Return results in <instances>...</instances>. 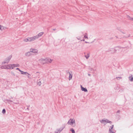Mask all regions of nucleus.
<instances>
[{
	"mask_svg": "<svg viewBox=\"0 0 133 133\" xmlns=\"http://www.w3.org/2000/svg\"><path fill=\"white\" fill-rule=\"evenodd\" d=\"M29 39V37H28L26 38L24 40V41L25 42H30Z\"/></svg>",
	"mask_w": 133,
	"mask_h": 133,
	"instance_id": "nucleus-13",
	"label": "nucleus"
},
{
	"mask_svg": "<svg viewBox=\"0 0 133 133\" xmlns=\"http://www.w3.org/2000/svg\"><path fill=\"white\" fill-rule=\"evenodd\" d=\"M100 122L102 123H107V120L106 119L105 120L102 119V120L100 121Z\"/></svg>",
	"mask_w": 133,
	"mask_h": 133,
	"instance_id": "nucleus-11",
	"label": "nucleus"
},
{
	"mask_svg": "<svg viewBox=\"0 0 133 133\" xmlns=\"http://www.w3.org/2000/svg\"><path fill=\"white\" fill-rule=\"evenodd\" d=\"M1 25H0V30L1 29Z\"/></svg>",
	"mask_w": 133,
	"mask_h": 133,
	"instance_id": "nucleus-38",
	"label": "nucleus"
},
{
	"mask_svg": "<svg viewBox=\"0 0 133 133\" xmlns=\"http://www.w3.org/2000/svg\"><path fill=\"white\" fill-rule=\"evenodd\" d=\"M65 127V125H63L62 127L60 128L59 129H58V131L59 132V133Z\"/></svg>",
	"mask_w": 133,
	"mask_h": 133,
	"instance_id": "nucleus-8",
	"label": "nucleus"
},
{
	"mask_svg": "<svg viewBox=\"0 0 133 133\" xmlns=\"http://www.w3.org/2000/svg\"><path fill=\"white\" fill-rule=\"evenodd\" d=\"M77 39H78V40H81V39H80V38H77Z\"/></svg>",
	"mask_w": 133,
	"mask_h": 133,
	"instance_id": "nucleus-35",
	"label": "nucleus"
},
{
	"mask_svg": "<svg viewBox=\"0 0 133 133\" xmlns=\"http://www.w3.org/2000/svg\"><path fill=\"white\" fill-rule=\"evenodd\" d=\"M127 17L128 19L130 20V19L131 18L128 15H127Z\"/></svg>",
	"mask_w": 133,
	"mask_h": 133,
	"instance_id": "nucleus-22",
	"label": "nucleus"
},
{
	"mask_svg": "<svg viewBox=\"0 0 133 133\" xmlns=\"http://www.w3.org/2000/svg\"><path fill=\"white\" fill-rule=\"evenodd\" d=\"M116 50L115 49H114L112 53H114L115 52H116Z\"/></svg>",
	"mask_w": 133,
	"mask_h": 133,
	"instance_id": "nucleus-29",
	"label": "nucleus"
},
{
	"mask_svg": "<svg viewBox=\"0 0 133 133\" xmlns=\"http://www.w3.org/2000/svg\"><path fill=\"white\" fill-rule=\"evenodd\" d=\"M19 66V64H17L15 66H16V67H18Z\"/></svg>",
	"mask_w": 133,
	"mask_h": 133,
	"instance_id": "nucleus-30",
	"label": "nucleus"
},
{
	"mask_svg": "<svg viewBox=\"0 0 133 133\" xmlns=\"http://www.w3.org/2000/svg\"><path fill=\"white\" fill-rule=\"evenodd\" d=\"M106 120H107V123H110V124H111V123H112V122H111V121H109L107 119H106Z\"/></svg>",
	"mask_w": 133,
	"mask_h": 133,
	"instance_id": "nucleus-21",
	"label": "nucleus"
},
{
	"mask_svg": "<svg viewBox=\"0 0 133 133\" xmlns=\"http://www.w3.org/2000/svg\"><path fill=\"white\" fill-rule=\"evenodd\" d=\"M114 125H113L110 126V128L109 129V131H111V130H112V129H113V128L114 127Z\"/></svg>",
	"mask_w": 133,
	"mask_h": 133,
	"instance_id": "nucleus-15",
	"label": "nucleus"
},
{
	"mask_svg": "<svg viewBox=\"0 0 133 133\" xmlns=\"http://www.w3.org/2000/svg\"><path fill=\"white\" fill-rule=\"evenodd\" d=\"M28 78H30L29 76V75H28Z\"/></svg>",
	"mask_w": 133,
	"mask_h": 133,
	"instance_id": "nucleus-40",
	"label": "nucleus"
},
{
	"mask_svg": "<svg viewBox=\"0 0 133 133\" xmlns=\"http://www.w3.org/2000/svg\"><path fill=\"white\" fill-rule=\"evenodd\" d=\"M130 20L133 21V18H131Z\"/></svg>",
	"mask_w": 133,
	"mask_h": 133,
	"instance_id": "nucleus-34",
	"label": "nucleus"
},
{
	"mask_svg": "<svg viewBox=\"0 0 133 133\" xmlns=\"http://www.w3.org/2000/svg\"><path fill=\"white\" fill-rule=\"evenodd\" d=\"M129 79L130 80V81H133V78L132 76H130L129 77Z\"/></svg>",
	"mask_w": 133,
	"mask_h": 133,
	"instance_id": "nucleus-19",
	"label": "nucleus"
},
{
	"mask_svg": "<svg viewBox=\"0 0 133 133\" xmlns=\"http://www.w3.org/2000/svg\"><path fill=\"white\" fill-rule=\"evenodd\" d=\"M32 55L31 51L26 52L25 54V55L27 57L29 56Z\"/></svg>",
	"mask_w": 133,
	"mask_h": 133,
	"instance_id": "nucleus-7",
	"label": "nucleus"
},
{
	"mask_svg": "<svg viewBox=\"0 0 133 133\" xmlns=\"http://www.w3.org/2000/svg\"><path fill=\"white\" fill-rule=\"evenodd\" d=\"M84 37L85 38H88V36H87V35H84Z\"/></svg>",
	"mask_w": 133,
	"mask_h": 133,
	"instance_id": "nucleus-28",
	"label": "nucleus"
},
{
	"mask_svg": "<svg viewBox=\"0 0 133 133\" xmlns=\"http://www.w3.org/2000/svg\"><path fill=\"white\" fill-rule=\"evenodd\" d=\"M116 79H117L119 80L120 79L122 78V77H116Z\"/></svg>",
	"mask_w": 133,
	"mask_h": 133,
	"instance_id": "nucleus-26",
	"label": "nucleus"
},
{
	"mask_svg": "<svg viewBox=\"0 0 133 133\" xmlns=\"http://www.w3.org/2000/svg\"><path fill=\"white\" fill-rule=\"evenodd\" d=\"M7 29V28L6 27L2 26H1V29L2 30L4 29Z\"/></svg>",
	"mask_w": 133,
	"mask_h": 133,
	"instance_id": "nucleus-18",
	"label": "nucleus"
},
{
	"mask_svg": "<svg viewBox=\"0 0 133 133\" xmlns=\"http://www.w3.org/2000/svg\"><path fill=\"white\" fill-rule=\"evenodd\" d=\"M113 130L112 129V130H111V131L109 130V133H115V132L114 131H113Z\"/></svg>",
	"mask_w": 133,
	"mask_h": 133,
	"instance_id": "nucleus-23",
	"label": "nucleus"
},
{
	"mask_svg": "<svg viewBox=\"0 0 133 133\" xmlns=\"http://www.w3.org/2000/svg\"><path fill=\"white\" fill-rule=\"evenodd\" d=\"M52 60H51L49 58H41L39 60V61L41 64H43L46 63H51L52 62Z\"/></svg>",
	"mask_w": 133,
	"mask_h": 133,
	"instance_id": "nucleus-1",
	"label": "nucleus"
},
{
	"mask_svg": "<svg viewBox=\"0 0 133 133\" xmlns=\"http://www.w3.org/2000/svg\"><path fill=\"white\" fill-rule=\"evenodd\" d=\"M70 131L72 132V133H75V131L73 128L70 129Z\"/></svg>",
	"mask_w": 133,
	"mask_h": 133,
	"instance_id": "nucleus-16",
	"label": "nucleus"
},
{
	"mask_svg": "<svg viewBox=\"0 0 133 133\" xmlns=\"http://www.w3.org/2000/svg\"><path fill=\"white\" fill-rule=\"evenodd\" d=\"M12 57V55H10L8 57L5 59V61H4L2 62V64H3L6 63L7 64L8 63Z\"/></svg>",
	"mask_w": 133,
	"mask_h": 133,
	"instance_id": "nucleus-2",
	"label": "nucleus"
},
{
	"mask_svg": "<svg viewBox=\"0 0 133 133\" xmlns=\"http://www.w3.org/2000/svg\"><path fill=\"white\" fill-rule=\"evenodd\" d=\"M56 30V29H53V30L55 31Z\"/></svg>",
	"mask_w": 133,
	"mask_h": 133,
	"instance_id": "nucleus-39",
	"label": "nucleus"
},
{
	"mask_svg": "<svg viewBox=\"0 0 133 133\" xmlns=\"http://www.w3.org/2000/svg\"><path fill=\"white\" fill-rule=\"evenodd\" d=\"M90 55L89 54H88L87 55H85V57H86L87 59H88V58L89 57Z\"/></svg>",
	"mask_w": 133,
	"mask_h": 133,
	"instance_id": "nucleus-20",
	"label": "nucleus"
},
{
	"mask_svg": "<svg viewBox=\"0 0 133 133\" xmlns=\"http://www.w3.org/2000/svg\"><path fill=\"white\" fill-rule=\"evenodd\" d=\"M27 109H28V110H29L28 107V108H27Z\"/></svg>",
	"mask_w": 133,
	"mask_h": 133,
	"instance_id": "nucleus-42",
	"label": "nucleus"
},
{
	"mask_svg": "<svg viewBox=\"0 0 133 133\" xmlns=\"http://www.w3.org/2000/svg\"><path fill=\"white\" fill-rule=\"evenodd\" d=\"M2 112L3 113V114L5 113V112H6L5 109H4L3 110Z\"/></svg>",
	"mask_w": 133,
	"mask_h": 133,
	"instance_id": "nucleus-25",
	"label": "nucleus"
},
{
	"mask_svg": "<svg viewBox=\"0 0 133 133\" xmlns=\"http://www.w3.org/2000/svg\"><path fill=\"white\" fill-rule=\"evenodd\" d=\"M68 73H69V80H70L71 79L72 77V75H71L70 72H68Z\"/></svg>",
	"mask_w": 133,
	"mask_h": 133,
	"instance_id": "nucleus-14",
	"label": "nucleus"
},
{
	"mask_svg": "<svg viewBox=\"0 0 133 133\" xmlns=\"http://www.w3.org/2000/svg\"><path fill=\"white\" fill-rule=\"evenodd\" d=\"M20 72L21 73V74L22 75H26L28 74V75H30V74L28 73L27 72H24L22 70L20 71Z\"/></svg>",
	"mask_w": 133,
	"mask_h": 133,
	"instance_id": "nucleus-10",
	"label": "nucleus"
},
{
	"mask_svg": "<svg viewBox=\"0 0 133 133\" xmlns=\"http://www.w3.org/2000/svg\"><path fill=\"white\" fill-rule=\"evenodd\" d=\"M44 34V32H41L39 33L38 34L35 36L37 39L39 37H41Z\"/></svg>",
	"mask_w": 133,
	"mask_h": 133,
	"instance_id": "nucleus-6",
	"label": "nucleus"
},
{
	"mask_svg": "<svg viewBox=\"0 0 133 133\" xmlns=\"http://www.w3.org/2000/svg\"><path fill=\"white\" fill-rule=\"evenodd\" d=\"M39 73V72H36V73Z\"/></svg>",
	"mask_w": 133,
	"mask_h": 133,
	"instance_id": "nucleus-43",
	"label": "nucleus"
},
{
	"mask_svg": "<svg viewBox=\"0 0 133 133\" xmlns=\"http://www.w3.org/2000/svg\"><path fill=\"white\" fill-rule=\"evenodd\" d=\"M15 65L14 64H12L6 65V69H13L15 67Z\"/></svg>",
	"mask_w": 133,
	"mask_h": 133,
	"instance_id": "nucleus-3",
	"label": "nucleus"
},
{
	"mask_svg": "<svg viewBox=\"0 0 133 133\" xmlns=\"http://www.w3.org/2000/svg\"><path fill=\"white\" fill-rule=\"evenodd\" d=\"M88 75L89 76H91V74H88Z\"/></svg>",
	"mask_w": 133,
	"mask_h": 133,
	"instance_id": "nucleus-36",
	"label": "nucleus"
},
{
	"mask_svg": "<svg viewBox=\"0 0 133 133\" xmlns=\"http://www.w3.org/2000/svg\"><path fill=\"white\" fill-rule=\"evenodd\" d=\"M34 49L31 48L30 49V51H33V50H34Z\"/></svg>",
	"mask_w": 133,
	"mask_h": 133,
	"instance_id": "nucleus-32",
	"label": "nucleus"
},
{
	"mask_svg": "<svg viewBox=\"0 0 133 133\" xmlns=\"http://www.w3.org/2000/svg\"><path fill=\"white\" fill-rule=\"evenodd\" d=\"M67 123L68 124L71 125H73L74 123L75 124V119H70L68 121Z\"/></svg>",
	"mask_w": 133,
	"mask_h": 133,
	"instance_id": "nucleus-4",
	"label": "nucleus"
},
{
	"mask_svg": "<svg viewBox=\"0 0 133 133\" xmlns=\"http://www.w3.org/2000/svg\"><path fill=\"white\" fill-rule=\"evenodd\" d=\"M11 75H13V76H15V74L14 72H13L12 71H11Z\"/></svg>",
	"mask_w": 133,
	"mask_h": 133,
	"instance_id": "nucleus-24",
	"label": "nucleus"
},
{
	"mask_svg": "<svg viewBox=\"0 0 133 133\" xmlns=\"http://www.w3.org/2000/svg\"><path fill=\"white\" fill-rule=\"evenodd\" d=\"M120 112V110H118L117 111V113H119Z\"/></svg>",
	"mask_w": 133,
	"mask_h": 133,
	"instance_id": "nucleus-33",
	"label": "nucleus"
},
{
	"mask_svg": "<svg viewBox=\"0 0 133 133\" xmlns=\"http://www.w3.org/2000/svg\"><path fill=\"white\" fill-rule=\"evenodd\" d=\"M16 69V70H19L20 72V71H21V70H20L18 68H17Z\"/></svg>",
	"mask_w": 133,
	"mask_h": 133,
	"instance_id": "nucleus-31",
	"label": "nucleus"
},
{
	"mask_svg": "<svg viewBox=\"0 0 133 133\" xmlns=\"http://www.w3.org/2000/svg\"><path fill=\"white\" fill-rule=\"evenodd\" d=\"M81 87L82 91H84L85 92H87L88 90L86 88L83 87L81 85Z\"/></svg>",
	"mask_w": 133,
	"mask_h": 133,
	"instance_id": "nucleus-9",
	"label": "nucleus"
},
{
	"mask_svg": "<svg viewBox=\"0 0 133 133\" xmlns=\"http://www.w3.org/2000/svg\"><path fill=\"white\" fill-rule=\"evenodd\" d=\"M1 68L2 69H6V65L4 66H2L1 67Z\"/></svg>",
	"mask_w": 133,
	"mask_h": 133,
	"instance_id": "nucleus-17",
	"label": "nucleus"
},
{
	"mask_svg": "<svg viewBox=\"0 0 133 133\" xmlns=\"http://www.w3.org/2000/svg\"><path fill=\"white\" fill-rule=\"evenodd\" d=\"M85 42L86 43H89V42H87L86 41Z\"/></svg>",
	"mask_w": 133,
	"mask_h": 133,
	"instance_id": "nucleus-37",
	"label": "nucleus"
},
{
	"mask_svg": "<svg viewBox=\"0 0 133 133\" xmlns=\"http://www.w3.org/2000/svg\"><path fill=\"white\" fill-rule=\"evenodd\" d=\"M29 40L30 41V42H32L37 39L35 36H34L31 37H29Z\"/></svg>",
	"mask_w": 133,
	"mask_h": 133,
	"instance_id": "nucleus-5",
	"label": "nucleus"
},
{
	"mask_svg": "<svg viewBox=\"0 0 133 133\" xmlns=\"http://www.w3.org/2000/svg\"><path fill=\"white\" fill-rule=\"evenodd\" d=\"M38 84L39 85H40L41 84V82L40 81H39V82H38Z\"/></svg>",
	"mask_w": 133,
	"mask_h": 133,
	"instance_id": "nucleus-27",
	"label": "nucleus"
},
{
	"mask_svg": "<svg viewBox=\"0 0 133 133\" xmlns=\"http://www.w3.org/2000/svg\"><path fill=\"white\" fill-rule=\"evenodd\" d=\"M81 40V41H84V39Z\"/></svg>",
	"mask_w": 133,
	"mask_h": 133,
	"instance_id": "nucleus-41",
	"label": "nucleus"
},
{
	"mask_svg": "<svg viewBox=\"0 0 133 133\" xmlns=\"http://www.w3.org/2000/svg\"><path fill=\"white\" fill-rule=\"evenodd\" d=\"M31 51V52H33L34 53H37L38 50L37 49H34L33 51Z\"/></svg>",
	"mask_w": 133,
	"mask_h": 133,
	"instance_id": "nucleus-12",
	"label": "nucleus"
}]
</instances>
